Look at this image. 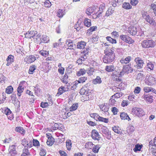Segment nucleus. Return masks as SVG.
I'll use <instances>...</instances> for the list:
<instances>
[{"instance_id":"obj_1","label":"nucleus","mask_w":156,"mask_h":156,"mask_svg":"<svg viewBox=\"0 0 156 156\" xmlns=\"http://www.w3.org/2000/svg\"><path fill=\"white\" fill-rule=\"evenodd\" d=\"M105 55L103 58V62L106 63L113 62L115 58V54L113 50L110 48H107L105 50Z\"/></svg>"},{"instance_id":"obj_2","label":"nucleus","mask_w":156,"mask_h":156,"mask_svg":"<svg viewBox=\"0 0 156 156\" xmlns=\"http://www.w3.org/2000/svg\"><path fill=\"white\" fill-rule=\"evenodd\" d=\"M133 70V68L129 66V65H126L123 66L122 71L120 72V73H119V72H114L113 73V76H120L124 75V73H132Z\"/></svg>"},{"instance_id":"obj_3","label":"nucleus","mask_w":156,"mask_h":156,"mask_svg":"<svg viewBox=\"0 0 156 156\" xmlns=\"http://www.w3.org/2000/svg\"><path fill=\"white\" fill-rule=\"evenodd\" d=\"M141 15L143 18L144 19L145 21L151 25H155V23L153 20L152 18H151L147 12L142 11L141 12Z\"/></svg>"},{"instance_id":"obj_4","label":"nucleus","mask_w":156,"mask_h":156,"mask_svg":"<svg viewBox=\"0 0 156 156\" xmlns=\"http://www.w3.org/2000/svg\"><path fill=\"white\" fill-rule=\"evenodd\" d=\"M141 44L143 48H147L154 47L155 45L154 42L152 40H144L142 42Z\"/></svg>"},{"instance_id":"obj_5","label":"nucleus","mask_w":156,"mask_h":156,"mask_svg":"<svg viewBox=\"0 0 156 156\" xmlns=\"http://www.w3.org/2000/svg\"><path fill=\"white\" fill-rule=\"evenodd\" d=\"M132 112L133 115L141 117L145 114L144 112L142 109L139 108H134L132 109Z\"/></svg>"},{"instance_id":"obj_6","label":"nucleus","mask_w":156,"mask_h":156,"mask_svg":"<svg viewBox=\"0 0 156 156\" xmlns=\"http://www.w3.org/2000/svg\"><path fill=\"white\" fill-rule=\"evenodd\" d=\"M134 61L136 62L134 66L136 68L138 69L142 68L144 63V61L140 58L137 57L135 58Z\"/></svg>"},{"instance_id":"obj_7","label":"nucleus","mask_w":156,"mask_h":156,"mask_svg":"<svg viewBox=\"0 0 156 156\" xmlns=\"http://www.w3.org/2000/svg\"><path fill=\"white\" fill-rule=\"evenodd\" d=\"M145 83L149 86H152L156 83V79L151 76L147 75L145 78Z\"/></svg>"},{"instance_id":"obj_8","label":"nucleus","mask_w":156,"mask_h":156,"mask_svg":"<svg viewBox=\"0 0 156 156\" xmlns=\"http://www.w3.org/2000/svg\"><path fill=\"white\" fill-rule=\"evenodd\" d=\"M120 38L124 42L129 44H132L134 41L130 37L125 35H121L119 36Z\"/></svg>"},{"instance_id":"obj_9","label":"nucleus","mask_w":156,"mask_h":156,"mask_svg":"<svg viewBox=\"0 0 156 156\" xmlns=\"http://www.w3.org/2000/svg\"><path fill=\"white\" fill-rule=\"evenodd\" d=\"M46 135L48 138L46 142L47 145L50 146H52L55 141L54 139L50 133H47Z\"/></svg>"},{"instance_id":"obj_10","label":"nucleus","mask_w":156,"mask_h":156,"mask_svg":"<svg viewBox=\"0 0 156 156\" xmlns=\"http://www.w3.org/2000/svg\"><path fill=\"white\" fill-rule=\"evenodd\" d=\"M91 136L93 139L98 141L99 140L100 138V135L95 129H93L92 131Z\"/></svg>"},{"instance_id":"obj_11","label":"nucleus","mask_w":156,"mask_h":156,"mask_svg":"<svg viewBox=\"0 0 156 156\" xmlns=\"http://www.w3.org/2000/svg\"><path fill=\"white\" fill-rule=\"evenodd\" d=\"M36 60V58L33 55H30L27 56L24 59V61L27 63H31L34 62Z\"/></svg>"},{"instance_id":"obj_12","label":"nucleus","mask_w":156,"mask_h":156,"mask_svg":"<svg viewBox=\"0 0 156 156\" xmlns=\"http://www.w3.org/2000/svg\"><path fill=\"white\" fill-rule=\"evenodd\" d=\"M128 31L131 35H135L137 34V28L133 26L130 27L128 28Z\"/></svg>"},{"instance_id":"obj_13","label":"nucleus","mask_w":156,"mask_h":156,"mask_svg":"<svg viewBox=\"0 0 156 156\" xmlns=\"http://www.w3.org/2000/svg\"><path fill=\"white\" fill-rule=\"evenodd\" d=\"M35 34H37V32L35 31H30V32H27L25 34V37L28 38L29 39L33 38L34 37Z\"/></svg>"},{"instance_id":"obj_14","label":"nucleus","mask_w":156,"mask_h":156,"mask_svg":"<svg viewBox=\"0 0 156 156\" xmlns=\"http://www.w3.org/2000/svg\"><path fill=\"white\" fill-rule=\"evenodd\" d=\"M66 44L68 47V49H72L75 47V45L73 44V41L69 39H67L66 40Z\"/></svg>"},{"instance_id":"obj_15","label":"nucleus","mask_w":156,"mask_h":156,"mask_svg":"<svg viewBox=\"0 0 156 156\" xmlns=\"http://www.w3.org/2000/svg\"><path fill=\"white\" fill-rule=\"evenodd\" d=\"M9 153L11 155H14L16 153V146L12 145L9 146Z\"/></svg>"},{"instance_id":"obj_16","label":"nucleus","mask_w":156,"mask_h":156,"mask_svg":"<svg viewBox=\"0 0 156 156\" xmlns=\"http://www.w3.org/2000/svg\"><path fill=\"white\" fill-rule=\"evenodd\" d=\"M131 59V57L128 56L125 58H122L120 61L122 64H126L129 62Z\"/></svg>"},{"instance_id":"obj_17","label":"nucleus","mask_w":156,"mask_h":156,"mask_svg":"<svg viewBox=\"0 0 156 156\" xmlns=\"http://www.w3.org/2000/svg\"><path fill=\"white\" fill-rule=\"evenodd\" d=\"M99 106L102 111L104 112H108L109 108V106L107 104L100 105Z\"/></svg>"},{"instance_id":"obj_18","label":"nucleus","mask_w":156,"mask_h":156,"mask_svg":"<svg viewBox=\"0 0 156 156\" xmlns=\"http://www.w3.org/2000/svg\"><path fill=\"white\" fill-rule=\"evenodd\" d=\"M120 117L121 119L122 120H130V119L129 115L126 113L122 112L120 115Z\"/></svg>"},{"instance_id":"obj_19","label":"nucleus","mask_w":156,"mask_h":156,"mask_svg":"<svg viewBox=\"0 0 156 156\" xmlns=\"http://www.w3.org/2000/svg\"><path fill=\"white\" fill-rule=\"evenodd\" d=\"M115 68L113 65H111L106 66L105 69L106 71L110 72L114 71Z\"/></svg>"},{"instance_id":"obj_20","label":"nucleus","mask_w":156,"mask_h":156,"mask_svg":"<svg viewBox=\"0 0 156 156\" xmlns=\"http://www.w3.org/2000/svg\"><path fill=\"white\" fill-rule=\"evenodd\" d=\"M154 65L151 62H150L147 63L146 68L147 71H150L154 69Z\"/></svg>"},{"instance_id":"obj_21","label":"nucleus","mask_w":156,"mask_h":156,"mask_svg":"<svg viewBox=\"0 0 156 156\" xmlns=\"http://www.w3.org/2000/svg\"><path fill=\"white\" fill-rule=\"evenodd\" d=\"M86 45V43L83 41L79 42L77 43V47L78 48L82 49L84 48Z\"/></svg>"},{"instance_id":"obj_22","label":"nucleus","mask_w":156,"mask_h":156,"mask_svg":"<svg viewBox=\"0 0 156 156\" xmlns=\"http://www.w3.org/2000/svg\"><path fill=\"white\" fill-rule=\"evenodd\" d=\"M37 68V66L34 65H31L30 67L28 73L30 74H32L34 72V71Z\"/></svg>"},{"instance_id":"obj_23","label":"nucleus","mask_w":156,"mask_h":156,"mask_svg":"<svg viewBox=\"0 0 156 156\" xmlns=\"http://www.w3.org/2000/svg\"><path fill=\"white\" fill-rule=\"evenodd\" d=\"M49 41L48 37L46 35H43L41 38V43H46Z\"/></svg>"},{"instance_id":"obj_24","label":"nucleus","mask_w":156,"mask_h":156,"mask_svg":"<svg viewBox=\"0 0 156 156\" xmlns=\"http://www.w3.org/2000/svg\"><path fill=\"white\" fill-rule=\"evenodd\" d=\"M24 90L23 87L20 84L17 88V95L19 96H20L21 93L23 92Z\"/></svg>"},{"instance_id":"obj_25","label":"nucleus","mask_w":156,"mask_h":156,"mask_svg":"<svg viewBox=\"0 0 156 156\" xmlns=\"http://www.w3.org/2000/svg\"><path fill=\"white\" fill-rule=\"evenodd\" d=\"M122 7L126 9H129L132 8V6L128 2H124L122 5Z\"/></svg>"},{"instance_id":"obj_26","label":"nucleus","mask_w":156,"mask_h":156,"mask_svg":"<svg viewBox=\"0 0 156 156\" xmlns=\"http://www.w3.org/2000/svg\"><path fill=\"white\" fill-rule=\"evenodd\" d=\"M34 90L35 91V94L38 96L40 95L41 93V91L40 89L39 88L37 85L34 87Z\"/></svg>"},{"instance_id":"obj_27","label":"nucleus","mask_w":156,"mask_h":156,"mask_svg":"<svg viewBox=\"0 0 156 156\" xmlns=\"http://www.w3.org/2000/svg\"><path fill=\"white\" fill-rule=\"evenodd\" d=\"M114 8H109L108 10H107V11L105 14V16H109L110 15H111L114 12Z\"/></svg>"},{"instance_id":"obj_28","label":"nucleus","mask_w":156,"mask_h":156,"mask_svg":"<svg viewBox=\"0 0 156 156\" xmlns=\"http://www.w3.org/2000/svg\"><path fill=\"white\" fill-rule=\"evenodd\" d=\"M143 145L139 144H136L135 145V148L133 149V151L136 152L137 151H140L142 148Z\"/></svg>"},{"instance_id":"obj_29","label":"nucleus","mask_w":156,"mask_h":156,"mask_svg":"<svg viewBox=\"0 0 156 156\" xmlns=\"http://www.w3.org/2000/svg\"><path fill=\"white\" fill-rule=\"evenodd\" d=\"M84 25L87 27H90L91 25V20L87 18H86L84 20Z\"/></svg>"},{"instance_id":"obj_30","label":"nucleus","mask_w":156,"mask_h":156,"mask_svg":"<svg viewBox=\"0 0 156 156\" xmlns=\"http://www.w3.org/2000/svg\"><path fill=\"white\" fill-rule=\"evenodd\" d=\"M86 73V70L84 69H81L76 73L78 76H80L85 74Z\"/></svg>"},{"instance_id":"obj_31","label":"nucleus","mask_w":156,"mask_h":156,"mask_svg":"<svg viewBox=\"0 0 156 156\" xmlns=\"http://www.w3.org/2000/svg\"><path fill=\"white\" fill-rule=\"evenodd\" d=\"M15 131L21 134L25 133V131L23 128L20 126L16 127Z\"/></svg>"},{"instance_id":"obj_32","label":"nucleus","mask_w":156,"mask_h":156,"mask_svg":"<svg viewBox=\"0 0 156 156\" xmlns=\"http://www.w3.org/2000/svg\"><path fill=\"white\" fill-rule=\"evenodd\" d=\"M94 11V9L92 7H90L86 10V13L87 15L90 16L91 15V14L93 13Z\"/></svg>"},{"instance_id":"obj_33","label":"nucleus","mask_w":156,"mask_h":156,"mask_svg":"<svg viewBox=\"0 0 156 156\" xmlns=\"http://www.w3.org/2000/svg\"><path fill=\"white\" fill-rule=\"evenodd\" d=\"M13 91V88L11 86L8 87L5 89V92L7 94H10Z\"/></svg>"},{"instance_id":"obj_34","label":"nucleus","mask_w":156,"mask_h":156,"mask_svg":"<svg viewBox=\"0 0 156 156\" xmlns=\"http://www.w3.org/2000/svg\"><path fill=\"white\" fill-rule=\"evenodd\" d=\"M78 107V104L75 103L73 104L70 108V111H73L76 110Z\"/></svg>"},{"instance_id":"obj_35","label":"nucleus","mask_w":156,"mask_h":156,"mask_svg":"<svg viewBox=\"0 0 156 156\" xmlns=\"http://www.w3.org/2000/svg\"><path fill=\"white\" fill-rule=\"evenodd\" d=\"M98 121L103 122L105 123H108L109 121L108 119L104 118L101 117L100 116L98 117Z\"/></svg>"},{"instance_id":"obj_36","label":"nucleus","mask_w":156,"mask_h":156,"mask_svg":"<svg viewBox=\"0 0 156 156\" xmlns=\"http://www.w3.org/2000/svg\"><path fill=\"white\" fill-rule=\"evenodd\" d=\"M144 90L146 92L148 93L150 91L153 92L154 91L155 89L152 87H145L144 88Z\"/></svg>"},{"instance_id":"obj_37","label":"nucleus","mask_w":156,"mask_h":156,"mask_svg":"<svg viewBox=\"0 0 156 156\" xmlns=\"http://www.w3.org/2000/svg\"><path fill=\"white\" fill-rule=\"evenodd\" d=\"M66 147L68 150L70 151L72 147V143L70 140H67L66 142Z\"/></svg>"},{"instance_id":"obj_38","label":"nucleus","mask_w":156,"mask_h":156,"mask_svg":"<svg viewBox=\"0 0 156 156\" xmlns=\"http://www.w3.org/2000/svg\"><path fill=\"white\" fill-rule=\"evenodd\" d=\"M101 78L99 76H97L96 78L93 80V83L94 84L100 83L101 82Z\"/></svg>"},{"instance_id":"obj_39","label":"nucleus","mask_w":156,"mask_h":156,"mask_svg":"<svg viewBox=\"0 0 156 156\" xmlns=\"http://www.w3.org/2000/svg\"><path fill=\"white\" fill-rule=\"evenodd\" d=\"M106 39L108 41L112 44L116 43V40L115 39L112 38L108 36L106 37Z\"/></svg>"},{"instance_id":"obj_40","label":"nucleus","mask_w":156,"mask_h":156,"mask_svg":"<svg viewBox=\"0 0 156 156\" xmlns=\"http://www.w3.org/2000/svg\"><path fill=\"white\" fill-rule=\"evenodd\" d=\"M144 98L147 101L150 103H151L153 101L152 97L151 96L147 95L145 96Z\"/></svg>"},{"instance_id":"obj_41","label":"nucleus","mask_w":156,"mask_h":156,"mask_svg":"<svg viewBox=\"0 0 156 156\" xmlns=\"http://www.w3.org/2000/svg\"><path fill=\"white\" fill-rule=\"evenodd\" d=\"M90 116L92 118H94L96 121H98V117L99 115L97 113H93L90 114Z\"/></svg>"},{"instance_id":"obj_42","label":"nucleus","mask_w":156,"mask_h":156,"mask_svg":"<svg viewBox=\"0 0 156 156\" xmlns=\"http://www.w3.org/2000/svg\"><path fill=\"white\" fill-rule=\"evenodd\" d=\"M87 90L84 88V87H83L81 89L80 93L81 94L86 95V96H88L89 95H87L88 94L86 92Z\"/></svg>"},{"instance_id":"obj_43","label":"nucleus","mask_w":156,"mask_h":156,"mask_svg":"<svg viewBox=\"0 0 156 156\" xmlns=\"http://www.w3.org/2000/svg\"><path fill=\"white\" fill-rule=\"evenodd\" d=\"M39 53L41 55L45 57L47 56L49 54V53L48 51L44 50L41 51L39 52Z\"/></svg>"},{"instance_id":"obj_44","label":"nucleus","mask_w":156,"mask_h":156,"mask_svg":"<svg viewBox=\"0 0 156 156\" xmlns=\"http://www.w3.org/2000/svg\"><path fill=\"white\" fill-rule=\"evenodd\" d=\"M40 150L41 151L39 153L40 155L41 156H45L46 153V150L42 147H40Z\"/></svg>"},{"instance_id":"obj_45","label":"nucleus","mask_w":156,"mask_h":156,"mask_svg":"<svg viewBox=\"0 0 156 156\" xmlns=\"http://www.w3.org/2000/svg\"><path fill=\"white\" fill-rule=\"evenodd\" d=\"M87 80V77L86 76L81 77L79 78L78 81L80 83H83Z\"/></svg>"},{"instance_id":"obj_46","label":"nucleus","mask_w":156,"mask_h":156,"mask_svg":"<svg viewBox=\"0 0 156 156\" xmlns=\"http://www.w3.org/2000/svg\"><path fill=\"white\" fill-rule=\"evenodd\" d=\"M144 78V76L143 74L140 73H138L137 75V78L140 80H143Z\"/></svg>"},{"instance_id":"obj_47","label":"nucleus","mask_w":156,"mask_h":156,"mask_svg":"<svg viewBox=\"0 0 156 156\" xmlns=\"http://www.w3.org/2000/svg\"><path fill=\"white\" fill-rule=\"evenodd\" d=\"M100 148L99 145H97L93 147L92 151L94 153H98V150Z\"/></svg>"},{"instance_id":"obj_48","label":"nucleus","mask_w":156,"mask_h":156,"mask_svg":"<svg viewBox=\"0 0 156 156\" xmlns=\"http://www.w3.org/2000/svg\"><path fill=\"white\" fill-rule=\"evenodd\" d=\"M62 88V87H61L59 88L58 90V92L56 94V96H58L64 92V91H63V89Z\"/></svg>"},{"instance_id":"obj_49","label":"nucleus","mask_w":156,"mask_h":156,"mask_svg":"<svg viewBox=\"0 0 156 156\" xmlns=\"http://www.w3.org/2000/svg\"><path fill=\"white\" fill-rule=\"evenodd\" d=\"M112 36L114 38L118 37L119 36V32L116 31H114L111 33Z\"/></svg>"},{"instance_id":"obj_50","label":"nucleus","mask_w":156,"mask_h":156,"mask_svg":"<svg viewBox=\"0 0 156 156\" xmlns=\"http://www.w3.org/2000/svg\"><path fill=\"white\" fill-rule=\"evenodd\" d=\"M63 15L62 10V9H59L57 12V16L59 17H62L63 16Z\"/></svg>"},{"instance_id":"obj_51","label":"nucleus","mask_w":156,"mask_h":156,"mask_svg":"<svg viewBox=\"0 0 156 156\" xmlns=\"http://www.w3.org/2000/svg\"><path fill=\"white\" fill-rule=\"evenodd\" d=\"M4 111L3 113L7 115H9L12 112L10 109L7 108H5Z\"/></svg>"},{"instance_id":"obj_52","label":"nucleus","mask_w":156,"mask_h":156,"mask_svg":"<svg viewBox=\"0 0 156 156\" xmlns=\"http://www.w3.org/2000/svg\"><path fill=\"white\" fill-rule=\"evenodd\" d=\"M29 154L28 150L27 149H25L23 150V153L22 156H28Z\"/></svg>"},{"instance_id":"obj_53","label":"nucleus","mask_w":156,"mask_h":156,"mask_svg":"<svg viewBox=\"0 0 156 156\" xmlns=\"http://www.w3.org/2000/svg\"><path fill=\"white\" fill-rule=\"evenodd\" d=\"M33 145L35 147L39 146L40 145L39 142L36 139H34L33 141Z\"/></svg>"},{"instance_id":"obj_54","label":"nucleus","mask_w":156,"mask_h":156,"mask_svg":"<svg viewBox=\"0 0 156 156\" xmlns=\"http://www.w3.org/2000/svg\"><path fill=\"white\" fill-rule=\"evenodd\" d=\"M103 136L106 137L109 140L111 137V134L108 131L107 133H105V134L103 135Z\"/></svg>"},{"instance_id":"obj_55","label":"nucleus","mask_w":156,"mask_h":156,"mask_svg":"<svg viewBox=\"0 0 156 156\" xmlns=\"http://www.w3.org/2000/svg\"><path fill=\"white\" fill-rule=\"evenodd\" d=\"M151 7L153 9L155 16H156V5L152 4L151 5Z\"/></svg>"},{"instance_id":"obj_56","label":"nucleus","mask_w":156,"mask_h":156,"mask_svg":"<svg viewBox=\"0 0 156 156\" xmlns=\"http://www.w3.org/2000/svg\"><path fill=\"white\" fill-rule=\"evenodd\" d=\"M44 6L45 7H50L51 6V2L48 0H47V1L44 2Z\"/></svg>"},{"instance_id":"obj_57","label":"nucleus","mask_w":156,"mask_h":156,"mask_svg":"<svg viewBox=\"0 0 156 156\" xmlns=\"http://www.w3.org/2000/svg\"><path fill=\"white\" fill-rule=\"evenodd\" d=\"M139 2L138 0H131L130 3L133 6H136L138 3Z\"/></svg>"},{"instance_id":"obj_58","label":"nucleus","mask_w":156,"mask_h":156,"mask_svg":"<svg viewBox=\"0 0 156 156\" xmlns=\"http://www.w3.org/2000/svg\"><path fill=\"white\" fill-rule=\"evenodd\" d=\"M141 90V89L139 87H136L134 90V92L135 93L138 94L139 93Z\"/></svg>"},{"instance_id":"obj_59","label":"nucleus","mask_w":156,"mask_h":156,"mask_svg":"<svg viewBox=\"0 0 156 156\" xmlns=\"http://www.w3.org/2000/svg\"><path fill=\"white\" fill-rule=\"evenodd\" d=\"M93 144L91 142H88L85 145V146L88 148H91L93 146Z\"/></svg>"},{"instance_id":"obj_60","label":"nucleus","mask_w":156,"mask_h":156,"mask_svg":"<svg viewBox=\"0 0 156 156\" xmlns=\"http://www.w3.org/2000/svg\"><path fill=\"white\" fill-rule=\"evenodd\" d=\"M36 34H35L34 37H33V38L34 39L36 40V41H39V40L41 41V38L40 37L41 35L38 34L37 35H36Z\"/></svg>"},{"instance_id":"obj_61","label":"nucleus","mask_w":156,"mask_h":156,"mask_svg":"<svg viewBox=\"0 0 156 156\" xmlns=\"http://www.w3.org/2000/svg\"><path fill=\"white\" fill-rule=\"evenodd\" d=\"M118 109L117 108L115 107H113L112 108V111L114 115H116L117 113Z\"/></svg>"},{"instance_id":"obj_62","label":"nucleus","mask_w":156,"mask_h":156,"mask_svg":"<svg viewBox=\"0 0 156 156\" xmlns=\"http://www.w3.org/2000/svg\"><path fill=\"white\" fill-rule=\"evenodd\" d=\"M99 37L95 35L93 36L92 38V40L93 42H95L97 41L98 40Z\"/></svg>"},{"instance_id":"obj_63","label":"nucleus","mask_w":156,"mask_h":156,"mask_svg":"<svg viewBox=\"0 0 156 156\" xmlns=\"http://www.w3.org/2000/svg\"><path fill=\"white\" fill-rule=\"evenodd\" d=\"M13 56L12 55H9L8 56L7 58L6 59V61H9L13 62Z\"/></svg>"},{"instance_id":"obj_64","label":"nucleus","mask_w":156,"mask_h":156,"mask_svg":"<svg viewBox=\"0 0 156 156\" xmlns=\"http://www.w3.org/2000/svg\"><path fill=\"white\" fill-rule=\"evenodd\" d=\"M101 131L103 133V135L104 134H105V133H107V132H108V128L106 127H103L102 128Z\"/></svg>"}]
</instances>
